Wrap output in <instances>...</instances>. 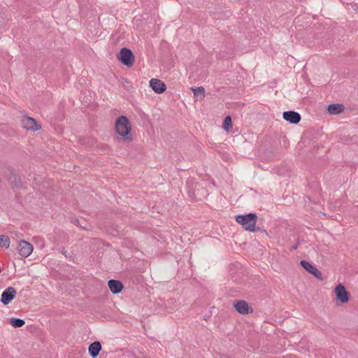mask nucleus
<instances>
[{
  "label": "nucleus",
  "mask_w": 358,
  "mask_h": 358,
  "mask_svg": "<svg viewBox=\"0 0 358 358\" xmlns=\"http://www.w3.org/2000/svg\"><path fill=\"white\" fill-rule=\"evenodd\" d=\"M283 118L292 124H297L301 120V115L299 113L289 110L283 113Z\"/></svg>",
  "instance_id": "6e6552de"
},
{
  "label": "nucleus",
  "mask_w": 358,
  "mask_h": 358,
  "mask_svg": "<svg viewBox=\"0 0 358 358\" xmlns=\"http://www.w3.org/2000/svg\"><path fill=\"white\" fill-rule=\"evenodd\" d=\"M33 251V245L29 242L24 241V258L27 257Z\"/></svg>",
  "instance_id": "ddd939ff"
},
{
  "label": "nucleus",
  "mask_w": 358,
  "mask_h": 358,
  "mask_svg": "<svg viewBox=\"0 0 358 358\" xmlns=\"http://www.w3.org/2000/svg\"><path fill=\"white\" fill-rule=\"evenodd\" d=\"M10 324L15 328L22 327V319L20 318H10Z\"/></svg>",
  "instance_id": "a211bd4d"
},
{
  "label": "nucleus",
  "mask_w": 358,
  "mask_h": 358,
  "mask_svg": "<svg viewBox=\"0 0 358 358\" xmlns=\"http://www.w3.org/2000/svg\"><path fill=\"white\" fill-rule=\"evenodd\" d=\"M108 285L110 288V290L113 294H118L121 292L123 289L122 283L120 281L116 280H108Z\"/></svg>",
  "instance_id": "9d476101"
},
{
  "label": "nucleus",
  "mask_w": 358,
  "mask_h": 358,
  "mask_svg": "<svg viewBox=\"0 0 358 358\" xmlns=\"http://www.w3.org/2000/svg\"><path fill=\"white\" fill-rule=\"evenodd\" d=\"M24 128L27 130L36 131L40 130L41 126L35 119L24 115Z\"/></svg>",
  "instance_id": "39448f33"
},
{
  "label": "nucleus",
  "mask_w": 358,
  "mask_h": 358,
  "mask_svg": "<svg viewBox=\"0 0 358 358\" xmlns=\"http://www.w3.org/2000/svg\"><path fill=\"white\" fill-rule=\"evenodd\" d=\"M344 110V106L339 103H333L328 106L327 110L330 114L337 115L342 113Z\"/></svg>",
  "instance_id": "f8f14e48"
},
{
  "label": "nucleus",
  "mask_w": 358,
  "mask_h": 358,
  "mask_svg": "<svg viewBox=\"0 0 358 358\" xmlns=\"http://www.w3.org/2000/svg\"><path fill=\"white\" fill-rule=\"evenodd\" d=\"M222 127L227 131H229L231 129H232L231 117L229 115L224 118Z\"/></svg>",
  "instance_id": "2eb2a0df"
},
{
  "label": "nucleus",
  "mask_w": 358,
  "mask_h": 358,
  "mask_svg": "<svg viewBox=\"0 0 358 358\" xmlns=\"http://www.w3.org/2000/svg\"><path fill=\"white\" fill-rule=\"evenodd\" d=\"M310 273L313 274L317 279H322V275L321 272L316 267H315L314 270H313Z\"/></svg>",
  "instance_id": "6ab92c4d"
},
{
  "label": "nucleus",
  "mask_w": 358,
  "mask_h": 358,
  "mask_svg": "<svg viewBox=\"0 0 358 358\" xmlns=\"http://www.w3.org/2000/svg\"><path fill=\"white\" fill-rule=\"evenodd\" d=\"M1 271V268H0V272Z\"/></svg>",
  "instance_id": "5701e85b"
},
{
  "label": "nucleus",
  "mask_w": 358,
  "mask_h": 358,
  "mask_svg": "<svg viewBox=\"0 0 358 358\" xmlns=\"http://www.w3.org/2000/svg\"><path fill=\"white\" fill-rule=\"evenodd\" d=\"M101 350V345L99 341H94L91 343L88 348L89 354L92 358H96Z\"/></svg>",
  "instance_id": "9b49d317"
},
{
  "label": "nucleus",
  "mask_w": 358,
  "mask_h": 358,
  "mask_svg": "<svg viewBox=\"0 0 358 358\" xmlns=\"http://www.w3.org/2000/svg\"><path fill=\"white\" fill-rule=\"evenodd\" d=\"M257 215L253 213L247 215H240L236 217V221L241 224L243 228L249 231L256 232L260 230V228L256 227Z\"/></svg>",
  "instance_id": "f257e3e1"
},
{
  "label": "nucleus",
  "mask_w": 358,
  "mask_h": 358,
  "mask_svg": "<svg viewBox=\"0 0 358 358\" xmlns=\"http://www.w3.org/2000/svg\"><path fill=\"white\" fill-rule=\"evenodd\" d=\"M62 253L65 255V257H68L66 251H64V252L62 251Z\"/></svg>",
  "instance_id": "4be33fe9"
},
{
  "label": "nucleus",
  "mask_w": 358,
  "mask_h": 358,
  "mask_svg": "<svg viewBox=\"0 0 358 358\" xmlns=\"http://www.w3.org/2000/svg\"><path fill=\"white\" fill-rule=\"evenodd\" d=\"M192 90L195 96H200L202 99L205 96V90L203 87H192Z\"/></svg>",
  "instance_id": "4468645a"
},
{
  "label": "nucleus",
  "mask_w": 358,
  "mask_h": 358,
  "mask_svg": "<svg viewBox=\"0 0 358 358\" xmlns=\"http://www.w3.org/2000/svg\"><path fill=\"white\" fill-rule=\"evenodd\" d=\"M16 290L13 287H8L2 293L1 302L3 305H8L16 296Z\"/></svg>",
  "instance_id": "20e7f679"
},
{
  "label": "nucleus",
  "mask_w": 358,
  "mask_h": 358,
  "mask_svg": "<svg viewBox=\"0 0 358 358\" xmlns=\"http://www.w3.org/2000/svg\"><path fill=\"white\" fill-rule=\"evenodd\" d=\"M300 264L301 266L307 271L308 273H311L313 270H314L315 266L312 265L310 262L306 261V260H301L300 262Z\"/></svg>",
  "instance_id": "f3484780"
},
{
  "label": "nucleus",
  "mask_w": 358,
  "mask_h": 358,
  "mask_svg": "<svg viewBox=\"0 0 358 358\" xmlns=\"http://www.w3.org/2000/svg\"><path fill=\"white\" fill-rule=\"evenodd\" d=\"M234 306L235 310L240 314L246 315L250 313V307L245 301L240 300L235 301Z\"/></svg>",
  "instance_id": "1a4fd4ad"
},
{
  "label": "nucleus",
  "mask_w": 358,
  "mask_h": 358,
  "mask_svg": "<svg viewBox=\"0 0 358 358\" xmlns=\"http://www.w3.org/2000/svg\"><path fill=\"white\" fill-rule=\"evenodd\" d=\"M117 59L124 65L131 67L134 63V55L130 49L123 48L117 55Z\"/></svg>",
  "instance_id": "7ed1b4c3"
},
{
  "label": "nucleus",
  "mask_w": 358,
  "mask_h": 358,
  "mask_svg": "<svg viewBox=\"0 0 358 358\" xmlns=\"http://www.w3.org/2000/svg\"><path fill=\"white\" fill-rule=\"evenodd\" d=\"M131 129V124L128 118L125 116L119 117L115 122L116 132L121 136L124 137L126 140L131 141V136L130 131Z\"/></svg>",
  "instance_id": "f03ea898"
},
{
  "label": "nucleus",
  "mask_w": 358,
  "mask_h": 358,
  "mask_svg": "<svg viewBox=\"0 0 358 358\" xmlns=\"http://www.w3.org/2000/svg\"><path fill=\"white\" fill-rule=\"evenodd\" d=\"M73 222L75 223L76 224H78L79 223V221L78 220L75 219Z\"/></svg>",
  "instance_id": "412c9836"
},
{
  "label": "nucleus",
  "mask_w": 358,
  "mask_h": 358,
  "mask_svg": "<svg viewBox=\"0 0 358 358\" xmlns=\"http://www.w3.org/2000/svg\"><path fill=\"white\" fill-rule=\"evenodd\" d=\"M18 253L20 255H22V248H20L18 250Z\"/></svg>",
  "instance_id": "aec40b11"
},
{
  "label": "nucleus",
  "mask_w": 358,
  "mask_h": 358,
  "mask_svg": "<svg viewBox=\"0 0 358 358\" xmlns=\"http://www.w3.org/2000/svg\"><path fill=\"white\" fill-rule=\"evenodd\" d=\"M150 86L157 94L163 93L166 89L164 83L157 78H152L150 80Z\"/></svg>",
  "instance_id": "0eeeda50"
},
{
  "label": "nucleus",
  "mask_w": 358,
  "mask_h": 358,
  "mask_svg": "<svg viewBox=\"0 0 358 358\" xmlns=\"http://www.w3.org/2000/svg\"><path fill=\"white\" fill-rule=\"evenodd\" d=\"M10 245V239L8 236L0 235V247L8 248Z\"/></svg>",
  "instance_id": "dca6fc26"
},
{
  "label": "nucleus",
  "mask_w": 358,
  "mask_h": 358,
  "mask_svg": "<svg viewBox=\"0 0 358 358\" xmlns=\"http://www.w3.org/2000/svg\"><path fill=\"white\" fill-rule=\"evenodd\" d=\"M336 299L343 303H345L349 301V294L345 287L341 284L337 285L335 288Z\"/></svg>",
  "instance_id": "423d86ee"
}]
</instances>
